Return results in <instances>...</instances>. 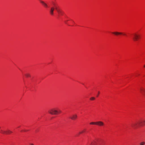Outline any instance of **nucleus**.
Masks as SVG:
<instances>
[{
	"mask_svg": "<svg viewBox=\"0 0 145 145\" xmlns=\"http://www.w3.org/2000/svg\"><path fill=\"white\" fill-rule=\"evenodd\" d=\"M48 112L52 115H56L58 114V110L57 109L52 108L50 109L48 111Z\"/></svg>",
	"mask_w": 145,
	"mask_h": 145,
	"instance_id": "f257e3e1",
	"label": "nucleus"
},
{
	"mask_svg": "<svg viewBox=\"0 0 145 145\" xmlns=\"http://www.w3.org/2000/svg\"><path fill=\"white\" fill-rule=\"evenodd\" d=\"M144 124L142 123V121H139L137 123H134L132 125V127L134 128H137L138 126H142Z\"/></svg>",
	"mask_w": 145,
	"mask_h": 145,
	"instance_id": "f03ea898",
	"label": "nucleus"
},
{
	"mask_svg": "<svg viewBox=\"0 0 145 145\" xmlns=\"http://www.w3.org/2000/svg\"><path fill=\"white\" fill-rule=\"evenodd\" d=\"M90 125H96L99 126H102L104 125V123L101 121H99L96 122H91L90 123Z\"/></svg>",
	"mask_w": 145,
	"mask_h": 145,
	"instance_id": "7ed1b4c3",
	"label": "nucleus"
},
{
	"mask_svg": "<svg viewBox=\"0 0 145 145\" xmlns=\"http://www.w3.org/2000/svg\"><path fill=\"white\" fill-rule=\"evenodd\" d=\"M12 133V131L9 129L6 131H4L2 130H1V133L3 134L8 135Z\"/></svg>",
	"mask_w": 145,
	"mask_h": 145,
	"instance_id": "20e7f679",
	"label": "nucleus"
},
{
	"mask_svg": "<svg viewBox=\"0 0 145 145\" xmlns=\"http://www.w3.org/2000/svg\"><path fill=\"white\" fill-rule=\"evenodd\" d=\"M133 39L134 41L137 40L140 38V35L136 33L133 34Z\"/></svg>",
	"mask_w": 145,
	"mask_h": 145,
	"instance_id": "39448f33",
	"label": "nucleus"
},
{
	"mask_svg": "<svg viewBox=\"0 0 145 145\" xmlns=\"http://www.w3.org/2000/svg\"><path fill=\"white\" fill-rule=\"evenodd\" d=\"M77 118V115L76 114L72 115L70 117V119L73 120H75Z\"/></svg>",
	"mask_w": 145,
	"mask_h": 145,
	"instance_id": "423d86ee",
	"label": "nucleus"
},
{
	"mask_svg": "<svg viewBox=\"0 0 145 145\" xmlns=\"http://www.w3.org/2000/svg\"><path fill=\"white\" fill-rule=\"evenodd\" d=\"M112 33L113 34H115L116 35H122L123 34V35H126L125 34H123L121 32H112Z\"/></svg>",
	"mask_w": 145,
	"mask_h": 145,
	"instance_id": "0eeeda50",
	"label": "nucleus"
},
{
	"mask_svg": "<svg viewBox=\"0 0 145 145\" xmlns=\"http://www.w3.org/2000/svg\"><path fill=\"white\" fill-rule=\"evenodd\" d=\"M141 93L145 97V89L143 88L140 89Z\"/></svg>",
	"mask_w": 145,
	"mask_h": 145,
	"instance_id": "6e6552de",
	"label": "nucleus"
},
{
	"mask_svg": "<svg viewBox=\"0 0 145 145\" xmlns=\"http://www.w3.org/2000/svg\"><path fill=\"white\" fill-rule=\"evenodd\" d=\"M40 2L42 4V5L45 7H47L48 6L46 3H45L43 1L40 0Z\"/></svg>",
	"mask_w": 145,
	"mask_h": 145,
	"instance_id": "1a4fd4ad",
	"label": "nucleus"
},
{
	"mask_svg": "<svg viewBox=\"0 0 145 145\" xmlns=\"http://www.w3.org/2000/svg\"><path fill=\"white\" fill-rule=\"evenodd\" d=\"M54 8L53 7H52L51 8L50 11V13L51 15H53V14L54 11Z\"/></svg>",
	"mask_w": 145,
	"mask_h": 145,
	"instance_id": "9d476101",
	"label": "nucleus"
},
{
	"mask_svg": "<svg viewBox=\"0 0 145 145\" xmlns=\"http://www.w3.org/2000/svg\"><path fill=\"white\" fill-rule=\"evenodd\" d=\"M25 75L26 77H30L31 76L30 74L28 73L25 74Z\"/></svg>",
	"mask_w": 145,
	"mask_h": 145,
	"instance_id": "9b49d317",
	"label": "nucleus"
},
{
	"mask_svg": "<svg viewBox=\"0 0 145 145\" xmlns=\"http://www.w3.org/2000/svg\"><path fill=\"white\" fill-rule=\"evenodd\" d=\"M90 145H96V143L95 142H92L90 144Z\"/></svg>",
	"mask_w": 145,
	"mask_h": 145,
	"instance_id": "f8f14e48",
	"label": "nucleus"
},
{
	"mask_svg": "<svg viewBox=\"0 0 145 145\" xmlns=\"http://www.w3.org/2000/svg\"><path fill=\"white\" fill-rule=\"evenodd\" d=\"M59 13L61 14V15H62L63 12L62 11L59 10V11H57Z\"/></svg>",
	"mask_w": 145,
	"mask_h": 145,
	"instance_id": "ddd939ff",
	"label": "nucleus"
},
{
	"mask_svg": "<svg viewBox=\"0 0 145 145\" xmlns=\"http://www.w3.org/2000/svg\"><path fill=\"white\" fill-rule=\"evenodd\" d=\"M145 144L144 142H142L140 143V145H144Z\"/></svg>",
	"mask_w": 145,
	"mask_h": 145,
	"instance_id": "4468645a",
	"label": "nucleus"
},
{
	"mask_svg": "<svg viewBox=\"0 0 145 145\" xmlns=\"http://www.w3.org/2000/svg\"><path fill=\"white\" fill-rule=\"evenodd\" d=\"M95 98L94 97H92L90 98V100H95Z\"/></svg>",
	"mask_w": 145,
	"mask_h": 145,
	"instance_id": "2eb2a0df",
	"label": "nucleus"
},
{
	"mask_svg": "<svg viewBox=\"0 0 145 145\" xmlns=\"http://www.w3.org/2000/svg\"><path fill=\"white\" fill-rule=\"evenodd\" d=\"M55 9L57 10V11H59V10L58 9L57 7H55Z\"/></svg>",
	"mask_w": 145,
	"mask_h": 145,
	"instance_id": "dca6fc26",
	"label": "nucleus"
},
{
	"mask_svg": "<svg viewBox=\"0 0 145 145\" xmlns=\"http://www.w3.org/2000/svg\"><path fill=\"white\" fill-rule=\"evenodd\" d=\"M85 130H84L82 131L81 132H80V133H79V134H81L84 132H85Z\"/></svg>",
	"mask_w": 145,
	"mask_h": 145,
	"instance_id": "f3484780",
	"label": "nucleus"
},
{
	"mask_svg": "<svg viewBox=\"0 0 145 145\" xmlns=\"http://www.w3.org/2000/svg\"><path fill=\"white\" fill-rule=\"evenodd\" d=\"M58 110V114H59V113H60L61 112V110Z\"/></svg>",
	"mask_w": 145,
	"mask_h": 145,
	"instance_id": "a211bd4d",
	"label": "nucleus"
},
{
	"mask_svg": "<svg viewBox=\"0 0 145 145\" xmlns=\"http://www.w3.org/2000/svg\"><path fill=\"white\" fill-rule=\"evenodd\" d=\"M53 5H54V6H55V4L54 3V2H53Z\"/></svg>",
	"mask_w": 145,
	"mask_h": 145,
	"instance_id": "6ab92c4d",
	"label": "nucleus"
},
{
	"mask_svg": "<svg viewBox=\"0 0 145 145\" xmlns=\"http://www.w3.org/2000/svg\"><path fill=\"white\" fill-rule=\"evenodd\" d=\"M30 145H34L33 144H31Z\"/></svg>",
	"mask_w": 145,
	"mask_h": 145,
	"instance_id": "aec40b11",
	"label": "nucleus"
},
{
	"mask_svg": "<svg viewBox=\"0 0 145 145\" xmlns=\"http://www.w3.org/2000/svg\"><path fill=\"white\" fill-rule=\"evenodd\" d=\"M99 93H100L99 91H98V95H99Z\"/></svg>",
	"mask_w": 145,
	"mask_h": 145,
	"instance_id": "412c9836",
	"label": "nucleus"
},
{
	"mask_svg": "<svg viewBox=\"0 0 145 145\" xmlns=\"http://www.w3.org/2000/svg\"><path fill=\"white\" fill-rule=\"evenodd\" d=\"M144 67H145V65H144Z\"/></svg>",
	"mask_w": 145,
	"mask_h": 145,
	"instance_id": "4be33fe9",
	"label": "nucleus"
},
{
	"mask_svg": "<svg viewBox=\"0 0 145 145\" xmlns=\"http://www.w3.org/2000/svg\"><path fill=\"white\" fill-rule=\"evenodd\" d=\"M98 95H98L97 96V97H98Z\"/></svg>",
	"mask_w": 145,
	"mask_h": 145,
	"instance_id": "5701e85b",
	"label": "nucleus"
},
{
	"mask_svg": "<svg viewBox=\"0 0 145 145\" xmlns=\"http://www.w3.org/2000/svg\"><path fill=\"white\" fill-rule=\"evenodd\" d=\"M144 122H145V120L144 121Z\"/></svg>",
	"mask_w": 145,
	"mask_h": 145,
	"instance_id": "b1692460",
	"label": "nucleus"
},
{
	"mask_svg": "<svg viewBox=\"0 0 145 145\" xmlns=\"http://www.w3.org/2000/svg\"><path fill=\"white\" fill-rule=\"evenodd\" d=\"M1 128V127H0V129Z\"/></svg>",
	"mask_w": 145,
	"mask_h": 145,
	"instance_id": "393cba45",
	"label": "nucleus"
}]
</instances>
